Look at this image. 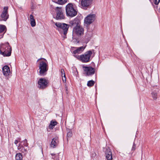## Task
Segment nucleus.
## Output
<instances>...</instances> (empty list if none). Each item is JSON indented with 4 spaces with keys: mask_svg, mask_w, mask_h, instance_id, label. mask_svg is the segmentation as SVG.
<instances>
[{
    "mask_svg": "<svg viewBox=\"0 0 160 160\" xmlns=\"http://www.w3.org/2000/svg\"><path fill=\"white\" fill-rule=\"evenodd\" d=\"M66 14L67 16L71 17L75 16L77 14V11L74 8L72 3H68L65 7Z\"/></svg>",
    "mask_w": 160,
    "mask_h": 160,
    "instance_id": "f03ea898",
    "label": "nucleus"
},
{
    "mask_svg": "<svg viewBox=\"0 0 160 160\" xmlns=\"http://www.w3.org/2000/svg\"><path fill=\"white\" fill-rule=\"evenodd\" d=\"M136 145L134 142H133L132 149V151L133 152L136 149Z\"/></svg>",
    "mask_w": 160,
    "mask_h": 160,
    "instance_id": "c85d7f7f",
    "label": "nucleus"
},
{
    "mask_svg": "<svg viewBox=\"0 0 160 160\" xmlns=\"http://www.w3.org/2000/svg\"><path fill=\"white\" fill-rule=\"evenodd\" d=\"M3 35H4V34H3L1 36V37H0V38H2V37H3Z\"/></svg>",
    "mask_w": 160,
    "mask_h": 160,
    "instance_id": "c9c22d12",
    "label": "nucleus"
},
{
    "mask_svg": "<svg viewBox=\"0 0 160 160\" xmlns=\"http://www.w3.org/2000/svg\"><path fill=\"white\" fill-rule=\"evenodd\" d=\"M63 77H64V78H65V79H64V78H62V80L63 81V82H64V81H66V76H65V73H64V74H63Z\"/></svg>",
    "mask_w": 160,
    "mask_h": 160,
    "instance_id": "7c9ffc66",
    "label": "nucleus"
},
{
    "mask_svg": "<svg viewBox=\"0 0 160 160\" xmlns=\"http://www.w3.org/2000/svg\"><path fill=\"white\" fill-rule=\"evenodd\" d=\"M22 142H23V145L24 146L26 147H27L28 144L27 142V141L26 139H25L23 141H22Z\"/></svg>",
    "mask_w": 160,
    "mask_h": 160,
    "instance_id": "cd10ccee",
    "label": "nucleus"
},
{
    "mask_svg": "<svg viewBox=\"0 0 160 160\" xmlns=\"http://www.w3.org/2000/svg\"><path fill=\"white\" fill-rule=\"evenodd\" d=\"M12 49L8 42L0 44V53L4 57L11 56Z\"/></svg>",
    "mask_w": 160,
    "mask_h": 160,
    "instance_id": "f257e3e1",
    "label": "nucleus"
},
{
    "mask_svg": "<svg viewBox=\"0 0 160 160\" xmlns=\"http://www.w3.org/2000/svg\"><path fill=\"white\" fill-rule=\"evenodd\" d=\"M18 141L17 140H15V142H14V143L16 145L18 142Z\"/></svg>",
    "mask_w": 160,
    "mask_h": 160,
    "instance_id": "473e14b6",
    "label": "nucleus"
},
{
    "mask_svg": "<svg viewBox=\"0 0 160 160\" xmlns=\"http://www.w3.org/2000/svg\"><path fill=\"white\" fill-rule=\"evenodd\" d=\"M73 31L77 36H80L83 34L84 29L82 27L79 25L74 27Z\"/></svg>",
    "mask_w": 160,
    "mask_h": 160,
    "instance_id": "9d476101",
    "label": "nucleus"
},
{
    "mask_svg": "<svg viewBox=\"0 0 160 160\" xmlns=\"http://www.w3.org/2000/svg\"><path fill=\"white\" fill-rule=\"evenodd\" d=\"M61 73H62V75L64 74V73H65V71L63 69H61Z\"/></svg>",
    "mask_w": 160,
    "mask_h": 160,
    "instance_id": "2f4dec72",
    "label": "nucleus"
},
{
    "mask_svg": "<svg viewBox=\"0 0 160 160\" xmlns=\"http://www.w3.org/2000/svg\"><path fill=\"white\" fill-rule=\"evenodd\" d=\"M85 48V47H84L83 46L77 48L76 50L73 51L72 53L74 54L77 53H80Z\"/></svg>",
    "mask_w": 160,
    "mask_h": 160,
    "instance_id": "a211bd4d",
    "label": "nucleus"
},
{
    "mask_svg": "<svg viewBox=\"0 0 160 160\" xmlns=\"http://www.w3.org/2000/svg\"><path fill=\"white\" fill-rule=\"evenodd\" d=\"M19 140H21V139L19 138Z\"/></svg>",
    "mask_w": 160,
    "mask_h": 160,
    "instance_id": "4c0bfd02",
    "label": "nucleus"
},
{
    "mask_svg": "<svg viewBox=\"0 0 160 160\" xmlns=\"http://www.w3.org/2000/svg\"><path fill=\"white\" fill-rule=\"evenodd\" d=\"M5 30V32H6L7 28L6 27L3 25H0V33L3 32Z\"/></svg>",
    "mask_w": 160,
    "mask_h": 160,
    "instance_id": "b1692460",
    "label": "nucleus"
},
{
    "mask_svg": "<svg viewBox=\"0 0 160 160\" xmlns=\"http://www.w3.org/2000/svg\"><path fill=\"white\" fill-rule=\"evenodd\" d=\"M106 156L108 160H111L112 159V152L109 148H107L105 151Z\"/></svg>",
    "mask_w": 160,
    "mask_h": 160,
    "instance_id": "4468645a",
    "label": "nucleus"
},
{
    "mask_svg": "<svg viewBox=\"0 0 160 160\" xmlns=\"http://www.w3.org/2000/svg\"><path fill=\"white\" fill-rule=\"evenodd\" d=\"M52 1L60 5H63L67 2L68 0H52Z\"/></svg>",
    "mask_w": 160,
    "mask_h": 160,
    "instance_id": "412c9836",
    "label": "nucleus"
},
{
    "mask_svg": "<svg viewBox=\"0 0 160 160\" xmlns=\"http://www.w3.org/2000/svg\"><path fill=\"white\" fill-rule=\"evenodd\" d=\"M95 14H90L85 18L84 22L86 24L87 26L94 22L95 19Z\"/></svg>",
    "mask_w": 160,
    "mask_h": 160,
    "instance_id": "6e6552de",
    "label": "nucleus"
},
{
    "mask_svg": "<svg viewBox=\"0 0 160 160\" xmlns=\"http://www.w3.org/2000/svg\"><path fill=\"white\" fill-rule=\"evenodd\" d=\"M48 80L44 78H40L38 81V87L40 89H43L48 87Z\"/></svg>",
    "mask_w": 160,
    "mask_h": 160,
    "instance_id": "0eeeda50",
    "label": "nucleus"
},
{
    "mask_svg": "<svg viewBox=\"0 0 160 160\" xmlns=\"http://www.w3.org/2000/svg\"><path fill=\"white\" fill-rule=\"evenodd\" d=\"M94 51V49L88 51L83 54L81 55L80 56L78 55V58L83 62H88L90 61V57Z\"/></svg>",
    "mask_w": 160,
    "mask_h": 160,
    "instance_id": "7ed1b4c3",
    "label": "nucleus"
},
{
    "mask_svg": "<svg viewBox=\"0 0 160 160\" xmlns=\"http://www.w3.org/2000/svg\"><path fill=\"white\" fill-rule=\"evenodd\" d=\"M57 12L56 19L57 20H61L64 18V16L62 11L61 8L58 7L56 8Z\"/></svg>",
    "mask_w": 160,
    "mask_h": 160,
    "instance_id": "9b49d317",
    "label": "nucleus"
},
{
    "mask_svg": "<svg viewBox=\"0 0 160 160\" xmlns=\"http://www.w3.org/2000/svg\"><path fill=\"white\" fill-rule=\"evenodd\" d=\"M55 25L58 28L57 29L59 30L60 29H62L63 34L66 35L68 32L69 25L65 23H61L60 22H56L55 23Z\"/></svg>",
    "mask_w": 160,
    "mask_h": 160,
    "instance_id": "39448f33",
    "label": "nucleus"
},
{
    "mask_svg": "<svg viewBox=\"0 0 160 160\" xmlns=\"http://www.w3.org/2000/svg\"><path fill=\"white\" fill-rule=\"evenodd\" d=\"M59 143V141L58 138L57 137H55L52 139V141L50 144V146L54 148H55Z\"/></svg>",
    "mask_w": 160,
    "mask_h": 160,
    "instance_id": "dca6fc26",
    "label": "nucleus"
},
{
    "mask_svg": "<svg viewBox=\"0 0 160 160\" xmlns=\"http://www.w3.org/2000/svg\"><path fill=\"white\" fill-rule=\"evenodd\" d=\"M82 68L87 76H91L93 75L95 72V68L91 66H83Z\"/></svg>",
    "mask_w": 160,
    "mask_h": 160,
    "instance_id": "423d86ee",
    "label": "nucleus"
},
{
    "mask_svg": "<svg viewBox=\"0 0 160 160\" xmlns=\"http://www.w3.org/2000/svg\"><path fill=\"white\" fill-rule=\"evenodd\" d=\"M66 93H68V91H66Z\"/></svg>",
    "mask_w": 160,
    "mask_h": 160,
    "instance_id": "e433bc0d",
    "label": "nucleus"
},
{
    "mask_svg": "<svg viewBox=\"0 0 160 160\" xmlns=\"http://www.w3.org/2000/svg\"><path fill=\"white\" fill-rule=\"evenodd\" d=\"M21 151L23 153L25 154H26L28 152V150L27 148H24L23 146L22 147Z\"/></svg>",
    "mask_w": 160,
    "mask_h": 160,
    "instance_id": "bb28decb",
    "label": "nucleus"
},
{
    "mask_svg": "<svg viewBox=\"0 0 160 160\" xmlns=\"http://www.w3.org/2000/svg\"><path fill=\"white\" fill-rule=\"evenodd\" d=\"M2 71L3 75L5 76H8L10 72V68L7 65H5L3 67Z\"/></svg>",
    "mask_w": 160,
    "mask_h": 160,
    "instance_id": "2eb2a0df",
    "label": "nucleus"
},
{
    "mask_svg": "<svg viewBox=\"0 0 160 160\" xmlns=\"http://www.w3.org/2000/svg\"><path fill=\"white\" fill-rule=\"evenodd\" d=\"M8 7H5L3 8V10L1 15V17L2 20L6 21L8 18L9 15L8 13Z\"/></svg>",
    "mask_w": 160,
    "mask_h": 160,
    "instance_id": "f8f14e48",
    "label": "nucleus"
},
{
    "mask_svg": "<svg viewBox=\"0 0 160 160\" xmlns=\"http://www.w3.org/2000/svg\"><path fill=\"white\" fill-rule=\"evenodd\" d=\"M93 0H80L82 8L85 10L90 8Z\"/></svg>",
    "mask_w": 160,
    "mask_h": 160,
    "instance_id": "1a4fd4ad",
    "label": "nucleus"
},
{
    "mask_svg": "<svg viewBox=\"0 0 160 160\" xmlns=\"http://www.w3.org/2000/svg\"><path fill=\"white\" fill-rule=\"evenodd\" d=\"M94 83L95 82L92 80H91L88 82L87 85L88 87H92L94 85Z\"/></svg>",
    "mask_w": 160,
    "mask_h": 160,
    "instance_id": "393cba45",
    "label": "nucleus"
},
{
    "mask_svg": "<svg viewBox=\"0 0 160 160\" xmlns=\"http://www.w3.org/2000/svg\"><path fill=\"white\" fill-rule=\"evenodd\" d=\"M158 92V89H152V91L151 93L153 99L155 100L157 99L158 98L157 93Z\"/></svg>",
    "mask_w": 160,
    "mask_h": 160,
    "instance_id": "f3484780",
    "label": "nucleus"
},
{
    "mask_svg": "<svg viewBox=\"0 0 160 160\" xmlns=\"http://www.w3.org/2000/svg\"><path fill=\"white\" fill-rule=\"evenodd\" d=\"M42 59H43L46 61H47V60H46V59L44 58H39V59L38 60V61H39V60H42Z\"/></svg>",
    "mask_w": 160,
    "mask_h": 160,
    "instance_id": "72a5a7b5",
    "label": "nucleus"
},
{
    "mask_svg": "<svg viewBox=\"0 0 160 160\" xmlns=\"http://www.w3.org/2000/svg\"><path fill=\"white\" fill-rule=\"evenodd\" d=\"M51 155L52 156H54L55 155V154H53V153H51Z\"/></svg>",
    "mask_w": 160,
    "mask_h": 160,
    "instance_id": "f704fd0d",
    "label": "nucleus"
},
{
    "mask_svg": "<svg viewBox=\"0 0 160 160\" xmlns=\"http://www.w3.org/2000/svg\"><path fill=\"white\" fill-rule=\"evenodd\" d=\"M30 20L31 26L32 27L35 26L36 24V22L34 18V17L32 14L30 15Z\"/></svg>",
    "mask_w": 160,
    "mask_h": 160,
    "instance_id": "6ab92c4d",
    "label": "nucleus"
},
{
    "mask_svg": "<svg viewBox=\"0 0 160 160\" xmlns=\"http://www.w3.org/2000/svg\"><path fill=\"white\" fill-rule=\"evenodd\" d=\"M39 75L41 76H44L47 74L48 70V65L44 61H41L39 64Z\"/></svg>",
    "mask_w": 160,
    "mask_h": 160,
    "instance_id": "20e7f679",
    "label": "nucleus"
},
{
    "mask_svg": "<svg viewBox=\"0 0 160 160\" xmlns=\"http://www.w3.org/2000/svg\"><path fill=\"white\" fill-rule=\"evenodd\" d=\"M58 124V122L56 121H54L53 120H52L50 123L49 126V128L50 129H52L56 125Z\"/></svg>",
    "mask_w": 160,
    "mask_h": 160,
    "instance_id": "4be33fe9",
    "label": "nucleus"
},
{
    "mask_svg": "<svg viewBox=\"0 0 160 160\" xmlns=\"http://www.w3.org/2000/svg\"><path fill=\"white\" fill-rule=\"evenodd\" d=\"M22 156L21 153H17L15 156L16 160H21L22 159Z\"/></svg>",
    "mask_w": 160,
    "mask_h": 160,
    "instance_id": "5701e85b",
    "label": "nucleus"
},
{
    "mask_svg": "<svg viewBox=\"0 0 160 160\" xmlns=\"http://www.w3.org/2000/svg\"><path fill=\"white\" fill-rule=\"evenodd\" d=\"M160 2V0H153L154 3L156 5H158Z\"/></svg>",
    "mask_w": 160,
    "mask_h": 160,
    "instance_id": "c756f323",
    "label": "nucleus"
},
{
    "mask_svg": "<svg viewBox=\"0 0 160 160\" xmlns=\"http://www.w3.org/2000/svg\"><path fill=\"white\" fill-rule=\"evenodd\" d=\"M67 141L68 142V139L71 138L72 135V130L69 129H67Z\"/></svg>",
    "mask_w": 160,
    "mask_h": 160,
    "instance_id": "aec40b11",
    "label": "nucleus"
},
{
    "mask_svg": "<svg viewBox=\"0 0 160 160\" xmlns=\"http://www.w3.org/2000/svg\"><path fill=\"white\" fill-rule=\"evenodd\" d=\"M91 157L93 159L96 158H97V154L95 152L93 151L92 152L91 154Z\"/></svg>",
    "mask_w": 160,
    "mask_h": 160,
    "instance_id": "a878e982",
    "label": "nucleus"
},
{
    "mask_svg": "<svg viewBox=\"0 0 160 160\" xmlns=\"http://www.w3.org/2000/svg\"><path fill=\"white\" fill-rule=\"evenodd\" d=\"M80 21L78 18H75L74 20L69 22L70 26L71 27H77L79 26Z\"/></svg>",
    "mask_w": 160,
    "mask_h": 160,
    "instance_id": "ddd939ff",
    "label": "nucleus"
}]
</instances>
